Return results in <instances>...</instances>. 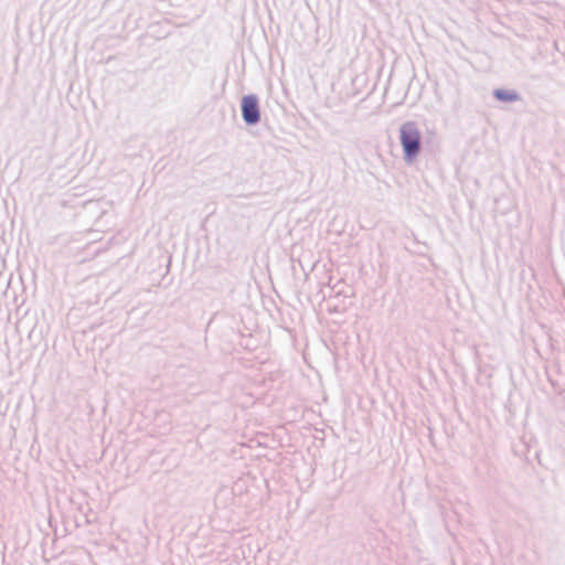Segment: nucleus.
<instances>
[{
	"mask_svg": "<svg viewBox=\"0 0 565 565\" xmlns=\"http://www.w3.org/2000/svg\"><path fill=\"white\" fill-rule=\"evenodd\" d=\"M399 142L404 161L412 164L422 151V132L415 121L408 120L401 125Z\"/></svg>",
	"mask_w": 565,
	"mask_h": 565,
	"instance_id": "obj_1",
	"label": "nucleus"
},
{
	"mask_svg": "<svg viewBox=\"0 0 565 565\" xmlns=\"http://www.w3.org/2000/svg\"><path fill=\"white\" fill-rule=\"evenodd\" d=\"M242 119L246 126H256L259 124L262 114L259 98L255 94H247L241 98Z\"/></svg>",
	"mask_w": 565,
	"mask_h": 565,
	"instance_id": "obj_2",
	"label": "nucleus"
},
{
	"mask_svg": "<svg viewBox=\"0 0 565 565\" xmlns=\"http://www.w3.org/2000/svg\"><path fill=\"white\" fill-rule=\"evenodd\" d=\"M493 97L501 103H514L521 99L520 94L514 89L495 88Z\"/></svg>",
	"mask_w": 565,
	"mask_h": 565,
	"instance_id": "obj_3",
	"label": "nucleus"
}]
</instances>
